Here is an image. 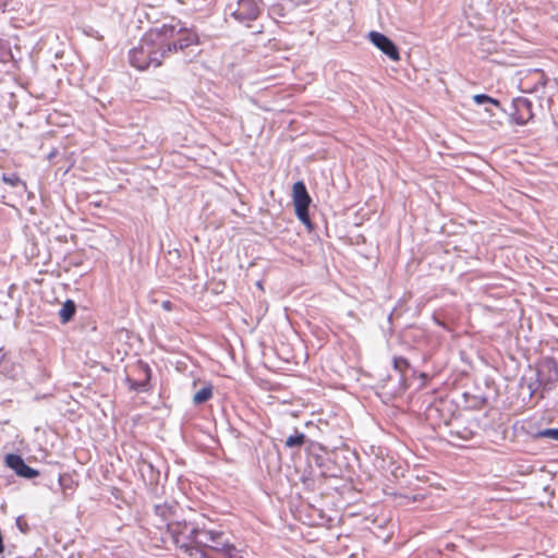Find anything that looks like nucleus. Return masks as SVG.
Here are the masks:
<instances>
[{
	"label": "nucleus",
	"instance_id": "obj_1",
	"mask_svg": "<svg viewBox=\"0 0 558 558\" xmlns=\"http://www.w3.org/2000/svg\"><path fill=\"white\" fill-rule=\"evenodd\" d=\"M199 45L197 33L183 26L174 19L160 26L147 31L138 45L130 50L129 59L132 66L146 70L158 68L162 60L171 54L182 52L185 57L196 56L194 48Z\"/></svg>",
	"mask_w": 558,
	"mask_h": 558
},
{
	"label": "nucleus",
	"instance_id": "obj_2",
	"mask_svg": "<svg viewBox=\"0 0 558 558\" xmlns=\"http://www.w3.org/2000/svg\"><path fill=\"white\" fill-rule=\"evenodd\" d=\"M509 117L517 125H525L533 117V104L525 97H517L511 102V110Z\"/></svg>",
	"mask_w": 558,
	"mask_h": 558
},
{
	"label": "nucleus",
	"instance_id": "obj_3",
	"mask_svg": "<svg viewBox=\"0 0 558 558\" xmlns=\"http://www.w3.org/2000/svg\"><path fill=\"white\" fill-rule=\"evenodd\" d=\"M548 83L549 78L545 72L539 69H534L522 82L523 92L535 93L537 97L542 99L546 94L545 89Z\"/></svg>",
	"mask_w": 558,
	"mask_h": 558
},
{
	"label": "nucleus",
	"instance_id": "obj_4",
	"mask_svg": "<svg viewBox=\"0 0 558 558\" xmlns=\"http://www.w3.org/2000/svg\"><path fill=\"white\" fill-rule=\"evenodd\" d=\"M4 464L13 470L17 476L26 480H33L39 475V471L27 465L22 456L17 453H8L4 457Z\"/></svg>",
	"mask_w": 558,
	"mask_h": 558
},
{
	"label": "nucleus",
	"instance_id": "obj_5",
	"mask_svg": "<svg viewBox=\"0 0 558 558\" xmlns=\"http://www.w3.org/2000/svg\"><path fill=\"white\" fill-rule=\"evenodd\" d=\"M371 43L378 48L384 54H386L392 61L400 60L399 48L397 45L386 35L372 31L368 34Z\"/></svg>",
	"mask_w": 558,
	"mask_h": 558
},
{
	"label": "nucleus",
	"instance_id": "obj_6",
	"mask_svg": "<svg viewBox=\"0 0 558 558\" xmlns=\"http://www.w3.org/2000/svg\"><path fill=\"white\" fill-rule=\"evenodd\" d=\"M259 14L260 9L255 0H239L238 9L232 13V16L244 23L257 20Z\"/></svg>",
	"mask_w": 558,
	"mask_h": 558
},
{
	"label": "nucleus",
	"instance_id": "obj_7",
	"mask_svg": "<svg viewBox=\"0 0 558 558\" xmlns=\"http://www.w3.org/2000/svg\"><path fill=\"white\" fill-rule=\"evenodd\" d=\"M293 205L296 206H310L312 199L308 195L304 182L298 181L293 184Z\"/></svg>",
	"mask_w": 558,
	"mask_h": 558
},
{
	"label": "nucleus",
	"instance_id": "obj_8",
	"mask_svg": "<svg viewBox=\"0 0 558 558\" xmlns=\"http://www.w3.org/2000/svg\"><path fill=\"white\" fill-rule=\"evenodd\" d=\"M191 524L183 521V522H172L168 524V532L170 533L174 544L180 547L182 545L181 541L184 535H186V532L189 530V526Z\"/></svg>",
	"mask_w": 558,
	"mask_h": 558
},
{
	"label": "nucleus",
	"instance_id": "obj_9",
	"mask_svg": "<svg viewBox=\"0 0 558 558\" xmlns=\"http://www.w3.org/2000/svg\"><path fill=\"white\" fill-rule=\"evenodd\" d=\"M141 367L145 373V378L142 380H132L128 378V381L130 384V389L135 391H147L149 389V380H150V367L145 364L141 363Z\"/></svg>",
	"mask_w": 558,
	"mask_h": 558
},
{
	"label": "nucleus",
	"instance_id": "obj_10",
	"mask_svg": "<svg viewBox=\"0 0 558 558\" xmlns=\"http://www.w3.org/2000/svg\"><path fill=\"white\" fill-rule=\"evenodd\" d=\"M392 366L395 368V371H397L398 373H400V383L402 385V390H405L407 389V384H405V373L411 369V364L410 362L403 357V356H395L392 359Z\"/></svg>",
	"mask_w": 558,
	"mask_h": 558
},
{
	"label": "nucleus",
	"instance_id": "obj_11",
	"mask_svg": "<svg viewBox=\"0 0 558 558\" xmlns=\"http://www.w3.org/2000/svg\"><path fill=\"white\" fill-rule=\"evenodd\" d=\"M76 313V304L73 300H66L59 310V317L62 324L71 322Z\"/></svg>",
	"mask_w": 558,
	"mask_h": 558
},
{
	"label": "nucleus",
	"instance_id": "obj_12",
	"mask_svg": "<svg viewBox=\"0 0 558 558\" xmlns=\"http://www.w3.org/2000/svg\"><path fill=\"white\" fill-rule=\"evenodd\" d=\"M205 541L204 542H210L213 543L210 549L215 550V547H221V543H225L227 539H225V533L222 531H216V530H206L204 532Z\"/></svg>",
	"mask_w": 558,
	"mask_h": 558
},
{
	"label": "nucleus",
	"instance_id": "obj_13",
	"mask_svg": "<svg viewBox=\"0 0 558 558\" xmlns=\"http://www.w3.org/2000/svg\"><path fill=\"white\" fill-rule=\"evenodd\" d=\"M205 531L206 530H201L197 526H189V530L185 535V541L187 542V544L194 543L195 545L207 547V543L204 542L203 539H199V535H204Z\"/></svg>",
	"mask_w": 558,
	"mask_h": 558
},
{
	"label": "nucleus",
	"instance_id": "obj_14",
	"mask_svg": "<svg viewBox=\"0 0 558 558\" xmlns=\"http://www.w3.org/2000/svg\"><path fill=\"white\" fill-rule=\"evenodd\" d=\"M307 442V438L303 433L295 430V433L286 439V447L288 448H300ZM310 445L313 446L314 441L308 440Z\"/></svg>",
	"mask_w": 558,
	"mask_h": 558
},
{
	"label": "nucleus",
	"instance_id": "obj_15",
	"mask_svg": "<svg viewBox=\"0 0 558 558\" xmlns=\"http://www.w3.org/2000/svg\"><path fill=\"white\" fill-rule=\"evenodd\" d=\"M473 100L475 104L477 105H492L494 108H496L497 110L501 111V112H507V110H505L502 107H501V104L498 99L496 98H493L486 94H476L473 96Z\"/></svg>",
	"mask_w": 558,
	"mask_h": 558
},
{
	"label": "nucleus",
	"instance_id": "obj_16",
	"mask_svg": "<svg viewBox=\"0 0 558 558\" xmlns=\"http://www.w3.org/2000/svg\"><path fill=\"white\" fill-rule=\"evenodd\" d=\"M211 397H213V386L210 384H208L194 395L193 402L195 405H199V404L207 402Z\"/></svg>",
	"mask_w": 558,
	"mask_h": 558
},
{
	"label": "nucleus",
	"instance_id": "obj_17",
	"mask_svg": "<svg viewBox=\"0 0 558 558\" xmlns=\"http://www.w3.org/2000/svg\"><path fill=\"white\" fill-rule=\"evenodd\" d=\"M215 551L222 554L227 558H242L241 556H239L235 546L229 541L221 543V547H215Z\"/></svg>",
	"mask_w": 558,
	"mask_h": 558
},
{
	"label": "nucleus",
	"instance_id": "obj_18",
	"mask_svg": "<svg viewBox=\"0 0 558 558\" xmlns=\"http://www.w3.org/2000/svg\"><path fill=\"white\" fill-rule=\"evenodd\" d=\"M2 181L10 186H22L24 191L26 190V183L14 172L3 173Z\"/></svg>",
	"mask_w": 558,
	"mask_h": 558
},
{
	"label": "nucleus",
	"instance_id": "obj_19",
	"mask_svg": "<svg viewBox=\"0 0 558 558\" xmlns=\"http://www.w3.org/2000/svg\"><path fill=\"white\" fill-rule=\"evenodd\" d=\"M308 208H310V206H296V207H294V210H295V215L300 219V221L302 223H304L308 229H312L313 226H312V221L310 218Z\"/></svg>",
	"mask_w": 558,
	"mask_h": 558
},
{
	"label": "nucleus",
	"instance_id": "obj_20",
	"mask_svg": "<svg viewBox=\"0 0 558 558\" xmlns=\"http://www.w3.org/2000/svg\"><path fill=\"white\" fill-rule=\"evenodd\" d=\"M203 546H198V545H192V544H187V542L185 543H182V545L179 547L180 549H182L185 554H187L191 558H201V555L202 554H206L203 549H202Z\"/></svg>",
	"mask_w": 558,
	"mask_h": 558
},
{
	"label": "nucleus",
	"instance_id": "obj_21",
	"mask_svg": "<svg viewBox=\"0 0 558 558\" xmlns=\"http://www.w3.org/2000/svg\"><path fill=\"white\" fill-rule=\"evenodd\" d=\"M533 438H549L558 441V428H545L532 434Z\"/></svg>",
	"mask_w": 558,
	"mask_h": 558
},
{
	"label": "nucleus",
	"instance_id": "obj_22",
	"mask_svg": "<svg viewBox=\"0 0 558 558\" xmlns=\"http://www.w3.org/2000/svg\"><path fill=\"white\" fill-rule=\"evenodd\" d=\"M16 527L23 533L27 534L29 532V526L23 515H20L15 520Z\"/></svg>",
	"mask_w": 558,
	"mask_h": 558
},
{
	"label": "nucleus",
	"instance_id": "obj_23",
	"mask_svg": "<svg viewBox=\"0 0 558 558\" xmlns=\"http://www.w3.org/2000/svg\"><path fill=\"white\" fill-rule=\"evenodd\" d=\"M314 459V462L315 464L322 469V474L323 475H327V470H325V465H326V462L328 461V459H326L325 457L323 456H319V454H315L313 457Z\"/></svg>",
	"mask_w": 558,
	"mask_h": 558
},
{
	"label": "nucleus",
	"instance_id": "obj_24",
	"mask_svg": "<svg viewBox=\"0 0 558 558\" xmlns=\"http://www.w3.org/2000/svg\"><path fill=\"white\" fill-rule=\"evenodd\" d=\"M538 375H539V374L537 373V376H538ZM539 385H541V380H539V378H538V377L536 378L535 383H530V384L527 385V388H529V391H530V397H532V396L536 392V390H537V388H538V386H539Z\"/></svg>",
	"mask_w": 558,
	"mask_h": 558
},
{
	"label": "nucleus",
	"instance_id": "obj_25",
	"mask_svg": "<svg viewBox=\"0 0 558 558\" xmlns=\"http://www.w3.org/2000/svg\"><path fill=\"white\" fill-rule=\"evenodd\" d=\"M451 434H456L459 438L464 439V440L470 439L472 437V435H473V433L471 430H469V429H464L463 433H461V432H456V433L451 432Z\"/></svg>",
	"mask_w": 558,
	"mask_h": 558
},
{
	"label": "nucleus",
	"instance_id": "obj_26",
	"mask_svg": "<svg viewBox=\"0 0 558 558\" xmlns=\"http://www.w3.org/2000/svg\"><path fill=\"white\" fill-rule=\"evenodd\" d=\"M145 469H148L150 472H154V466L150 462L148 461H143L142 462V468H141V472H144Z\"/></svg>",
	"mask_w": 558,
	"mask_h": 558
},
{
	"label": "nucleus",
	"instance_id": "obj_27",
	"mask_svg": "<svg viewBox=\"0 0 558 558\" xmlns=\"http://www.w3.org/2000/svg\"><path fill=\"white\" fill-rule=\"evenodd\" d=\"M5 0H0V11H4Z\"/></svg>",
	"mask_w": 558,
	"mask_h": 558
},
{
	"label": "nucleus",
	"instance_id": "obj_28",
	"mask_svg": "<svg viewBox=\"0 0 558 558\" xmlns=\"http://www.w3.org/2000/svg\"><path fill=\"white\" fill-rule=\"evenodd\" d=\"M155 509H156V513H159L162 510V508L160 506H156Z\"/></svg>",
	"mask_w": 558,
	"mask_h": 558
},
{
	"label": "nucleus",
	"instance_id": "obj_29",
	"mask_svg": "<svg viewBox=\"0 0 558 558\" xmlns=\"http://www.w3.org/2000/svg\"><path fill=\"white\" fill-rule=\"evenodd\" d=\"M486 111L489 112L492 116H495V112L492 109L486 108Z\"/></svg>",
	"mask_w": 558,
	"mask_h": 558
},
{
	"label": "nucleus",
	"instance_id": "obj_30",
	"mask_svg": "<svg viewBox=\"0 0 558 558\" xmlns=\"http://www.w3.org/2000/svg\"><path fill=\"white\" fill-rule=\"evenodd\" d=\"M169 304H170V302H169V301L163 302V306H165L166 308H168V307H169Z\"/></svg>",
	"mask_w": 558,
	"mask_h": 558
},
{
	"label": "nucleus",
	"instance_id": "obj_31",
	"mask_svg": "<svg viewBox=\"0 0 558 558\" xmlns=\"http://www.w3.org/2000/svg\"><path fill=\"white\" fill-rule=\"evenodd\" d=\"M185 542H186V541H185V535H184V536L182 537L181 543H185Z\"/></svg>",
	"mask_w": 558,
	"mask_h": 558
}]
</instances>
